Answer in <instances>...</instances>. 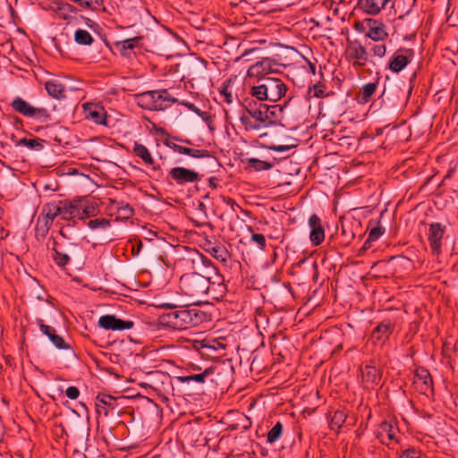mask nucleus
<instances>
[{
    "mask_svg": "<svg viewBox=\"0 0 458 458\" xmlns=\"http://www.w3.org/2000/svg\"><path fill=\"white\" fill-rule=\"evenodd\" d=\"M162 309H169L158 317V323L174 330H184L200 325L207 320L208 314L195 307L176 306L172 303H162L157 306Z\"/></svg>",
    "mask_w": 458,
    "mask_h": 458,
    "instance_id": "nucleus-1",
    "label": "nucleus"
},
{
    "mask_svg": "<svg viewBox=\"0 0 458 458\" xmlns=\"http://www.w3.org/2000/svg\"><path fill=\"white\" fill-rule=\"evenodd\" d=\"M284 105L275 104L267 105L263 101H256L253 98H246L243 99L242 106L246 112L255 120L262 123V125L276 124L284 117V110L288 102Z\"/></svg>",
    "mask_w": 458,
    "mask_h": 458,
    "instance_id": "nucleus-2",
    "label": "nucleus"
},
{
    "mask_svg": "<svg viewBox=\"0 0 458 458\" xmlns=\"http://www.w3.org/2000/svg\"><path fill=\"white\" fill-rule=\"evenodd\" d=\"M287 90V85L280 78L263 77L259 78L256 84L250 88V96L258 102L276 103L285 97Z\"/></svg>",
    "mask_w": 458,
    "mask_h": 458,
    "instance_id": "nucleus-3",
    "label": "nucleus"
},
{
    "mask_svg": "<svg viewBox=\"0 0 458 458\" xmlns=\"http://www.w3.org/2000/svg\"><path fill=\"white\" fill-rule=\"evenodd\" d=\"M137 105L147 110L160 111L170 107L178 100L167 89L149 90L135 95Z\"/></svg>",
    "mask_w": 458,
    "mask_h": 458,
    "instance_id": "nucleus-4",
    "label": "nucleus"
},
{
    "mask_svg": "<svg viewBox=\"0 0 458 458\" xmlns=\"http://www.w3.org/2000/svg\"><path fill=\"white\" fill-rule=\"evenodd\" d=\"M211 276L201 275L197 272L183 274L180 278V289L184 295L191 298L205 296L209 289Z\"/></svg>",
    "mask_w": 458,
    "mask_h": 458,
    "instance_id": "nucleus-5",
    "label": "nucleus"
},
{
    "mask_svg": "<svg viewBox=\"0 0 458 458\" xmlns=\"http://www.w3.org/2000/svg\"><path fill=\"white\" fill-rule=\"evenodd\" d=\"M61 217L68 223L63 225L59 230V234L64 240H72L77 234L75 232L76 221L80 219V206L78 199L72 200H61Z\"/></svg>",
    "mask_w": 458,
    "mask_h": 458,
    "instance_id": "nucleus-6",
    "label": "nucleus"
},
{
    "mask_svg": "<svg viewBox=\"0 0 458 458\" xmlns=\"http://www.w3.org/2000/svg\"><path fill=\"white\" fill-rule=\"evenodd\" d=\"M208 61L197 55H190L181 64L182 79L190 81H199L207 77Z\"/></svg>",
    "mask_w": 458,
    "mask_h": 458,
    "instance_id": "nucleus-7",
    "label": "nucleus"
},
{
    "mask_svg": "<svg viewBox=\"0 0 458 458\" xmlns=\"http://www.w3.org/2000/svg\"><path fill=\"white\" fill-rule=\"evenodd\" d=\"M344 55L346 60L356 70L363 68L369 62V54L366 47L358 39L347 38Z\"/></svg>",
    "mask_w": 458,
    "mask_h": 458,
    "instance_id": "nucleus-8",
    "label": "nucleus"
},
{
    "mask_svg": "<svg viewBox=\"0 0 458 458\" xmlns=\"http://www.w3.org/2000/svg\"><path fill=\"white\" fill-rule=\"evenodd\" d=\"M79 247L81 246L78 242H72V240H57L55 237L51 236L48 238L47 247L52 250V259L59 267L64 268L71 261V256L67 251H63L61 247Z\"/></svg>",
    "mask_w": 458,
    "mask_h": 458,
    "instance_id": "nucleus-9",
    "label": "nucleus"
},
{
    "mask_svg": "<svg viewBox=\"0 0 458 458\" xmlns=\"http://www.w3.org/2000/svg\"><path fill=\"white\" fill-rule=\"evenodd\" d=\"M11 106L14 111L26 117H31L41 123L51 120V114L44 107H34L30 103L20 97L13 99Z\"/></svg>",
    "mask_w": 458,
    "mask_h": 458,
    "instance_id": "nucleus-10",
    "label": "nucleus"
},
{
    "mask_svg": "<svg viewBox=\"0 0 458 458\" xmlns=\"http://www.w3.org/2000/svg\"><path fill=\"white\" fill-rule=\"evenodd\" d=\"M209 376L208 381L224 388L228 385L233 375V367L230 362H221L208 366Z\"/></svg>",
    "mask_w": 458,
    "mask_h": 458,
    "instance_id": "nucleus-11",
    "label": "nucleus"
},
{
    "mask_svg": "<svg viewBox=\"0 0 458 458\" xmlns=\"http://www.w3.org/2000/svg\"><path fill=\"white\" fill-rule=\"evenodd\" d=\"M200 179L201 175L198 172L182 166L171 168L167 177L170 184L175 183L180 186L199 182Z\"/></svg>",
    "mask_w": 458,
    "mask_h": 458,
    "instance_id": "nucleus-12",
    "label": "nucleus"
},
{
    "mask_svg": "<svg viewBox=\"0 0 458 458\" xmlns=\"http://www.w3.org/2000/svg\"><path fill=\"white\" fill-rule=\"evenodd\" d=\"M445 232V224L433 222L428 225V241L434 255H439L442 252L443 239Z\"/></svg>",
    "mask_w": 458,
    "mask_h": 458,
    "instance_id": "nucleus-13",
    "label": "nucleus"
},
{
    "mask_svg": "<svg viewBox=\"0 0 458 458\" xmlns=\"http://www.w3.org/2000/svg\"><path fill=\"white\" fill-rule=\"evenodd\" d=\"M413 56L412 48L400 47L390 57L387 68L394 73H399L411 62Z\"/></svg>",
    "mask_w": 458,
    "mask_h": 458,
    "instance_id": "nucleus-14",
    "label": "nucleus"
},
{
    "mask_svg": "<svg viewBox=\"0 0 458 458\" xmlns=\"http://www.w3.org/2000/svg\"><path fill=\"white\" fill-rule=\"evenodd\" d=\"M191 348L204 359H216L218 357V351L225 349V345L216 340L193 341Z\"/></svg>",
    "mask_w": 458,
    "mask_h": 458,
    "instance_id": "nucleus-15",
    "label": "nucleus"
},
{
    "mask_svg": "<svg viewBox=\"0 0 458 458\" xmlns=\"http://www.w3.org/2000/svg\"><path fill=\"white\" fill-rule=\"evenodd\" d=\"M278 64L276 62V60L265 57L262 58L260 61L256 62L254 64L249 67L247 71L248 77H256V78H263V77H269V73L276 72L277 70L276 69V66H277Z\"/></svg>",
    "mask_w": 458,
    "mask_h": 458,
    "instance_id": "nucleus-16",
    "label": "nucleus"
},
{
    "mask_svg": "<svg viewBox=\"0 0 458 458\" xmlns=\"http://www.w3.org/2000/svg\"><path fill=\"white\" fill-rule=\"evenodd\" d=\"M395 322L390 318L382 320L371 332L374 344L384 345L394 333Z\"/></svg>",
    "mask_w": 458,
    "mask_h": 458,
    "instance_id": "nucleus-17",
    "label": "nucleus"
},
{
    "mask_svg": "<svg viewBox=\"0 0 458 458\" xmlns=\"http://www.w3.org/2000/svg\"><path fill=\"white\" fill-rule=\"evenodd\" d=\"M98 326L105 330L123 331L133 327L131 320H123L116 318L115 315H103L99 318Z\"/></svg>",
    "mask_w": 458,
    "mask_h": 458,
    "instance_id": "nucleus-18",
    "label": "nucleus"
},
{
    "mask_svg": "<svg viewBox=\"0 0 458 458\" xmlns=\"http://www.w3.org/2000/svg\"><path fill=\"white\" fill-rule=\"evenodd\" d=\"M212 268L214 276H211L209 289L205 293V296H209L213 301H219L225 296L227 288L224 283V276L217 272L215 267H212Z\"/></svg>",
    "mask_w": 458,
    "mask_h": 458,
    "instance_id": "nucleus-19",
    "label": "nucleus"
},
{
    "mask_svg": "<svg viewBox=\"0 0 458 458\" xmlns=\"http://www.w3.org/2000/svg\"><path fill=\"white\" fill-rule=\"evenodd\" d=\"M360 375L362 386L365 389H374L380 383L381 373L375 365L367 364L360 367Z\"/></svg>",
    "mask_w": 458,
    "mask_h": 458,
    "instance_id": "nucleus-20",
    "label": "nucleus"
},
{
    "mask_svg": "<svg viewBox=\"0 0 458 458\" xmlns=\"http://www.w3.org/2000/svg\"><path fill=\"white\" fill-rule=\"evenodd\" d=\"M141 36L133 37L114 43V50L123 57L131 58L135 55V49L140 48Z\"/></svg>",
    "mask_w": 458,
    "mask_h": 458,
    "instance_id": "nucleus-21",
    "label": "nucleus"
},
{
    "mask_svg": "<svg viewBox=\"0 0 458 458\" xmlns=\"http://www.w3.org/2000/svg\"><path fill=\"white\" fill-rule=\"evenodd\" d=\"M37 324L39 327V330L42 334L47 335L51 343L59 350H69L71 346L64 339V337L58 334H56V330L55 327L51 326H47L44 323L42 318H37Z\"/></svg>",
    "mask_w": 458,
    "mask_h": 458,
    "instance_id": "nucleus-22",
    "label": "nucleus"
},
{
    "mask_svg": "<svg viewBox=\"0 0 458 458\" xmlns=\"http://www.w3.org/2000/svg\"><path fill=\"white\" fill-rule=\"evenodd\" d=\"M367 25L369 27L368 31H366L367 38L374 42H382L388 38L389 35L386 30V26L383 21L369 18Z\"/></svg>",
    "mask_w": 458,
    "mask_h": 458,
    "instance_id": "nucleus-23",
    "label": "nucleus"
},
{
    "mask_svg": "<svg viewBox=\"0 0 458 458\" xmlns=\"http://www.w3.org/2000/svg\"><path fill=\"white\" fill-rule=\"evenodd\" d=\"M310 227V240L313 246L320 245L325 240V230L320 217L313 214L309 218Z\"/></svg>",
    "mask_w": 458,
    "mask_h": 458,
    "instance_id": "nucleus-24",
    "label": "nucleus"
},
{
    "mask_svg": "<svg viewBox=\"0 0 458 458\" xmlns=\"http://www.w3.org/2000/svg\"><path fill=\"white\" fill-rule=\"evenodd\" d=\"M396 431H398V428L394 421L384 420L376 431V437L381 444L387 445L386 439L394 440Z\"/></svg>",
    "mask_w": 458,
    "mask_h": 458,
    "instance_id": "nucleus-25",
    "label": "nucleus"
},
{
    "mask_svg": "<svg viewBox=\"0 0 458 458\" xmlns=\"http://www.w3.org/2000/svg\"><path fill=\"white\" fill-rule=\"evenodd\" d=\"M84 111L86 114V118L93 121L97 124H106V112L102 106L96 104H85Z\"/></svg>",
    "mask_w": 458,
    "mask_h": 458,
    "instance_id": "nucleus-26",
    "label": "nucleus"
},
{
    "mask_svg": "<svg viewBox=\"0 0 458 458\" xmlns=\"http://www.w3.org/2000/svg\"><path fill=\"white\" fill-rule=\"evenodd\" d=\"M132 153L140 158L145 165L151 166L153 170L160 169V165L155 162L150 151L145 145L135 141L132 147Z\"/></svg>",
    "mask_w": 458,
    "mask_h": 458,
    "instance_id": "nucleus-27",
    "label": "nucleus"
},
{
    "mask_svg": "<svg viewBox=\"0 0 458 458\" xmlns=\"http://www.w3.org/2000/svg\"><path fill=\"white\" fill-rule=\"evenodd\" d=\"M361 227L359 222H351L347 224H342L341 233L339 235L340 244L343 246H348L354 240L356 231Z\"/></svg>",
    "mask_w": 458,
    "mask_h": 458,
    "instance_id": "nucleus-28",
    "label": "nucleus"
},
{
    "mask_svg": "<svg viewBox=\"0 0 458 458\" xmlns=\"http://www.w3.org/2000/svg\"><path fill=\"white\" fill-rule=\"evenodd\" d=\"M204 250L222 263L227 262L230 258V253L227 249L220 242L212 243L210 241H208L205 243Z\"/></svg>",
    "mask_w": 458,
    "mask_h": 458,
    "instance_id": "nucleus-29",
    "label": "nucleus"
},
{
    "mask_svg": "<svg viewBox=\"0 0 458 458\" xmlns=\"http://www.w3.org/2000/svg\"><path fill=\"white\" fill-rule=\"evenodd\" d=\"M414 377L421 382L420 392L427 394L433 392V378L429 370L422 366L418 367L414 371Z\"/></svg>",
    "mask_w": 458,
    "mask_h": 458,
    "instance_id": "nucleus-30",
    "label": "nucleus"
},
{
    "mask_svg": "<svg viewBox=\"0 0 458 458\" xmlns=\"http://www.w3.org/2000/svg\"><path fill=\"white\" fill-rule=\"evenodd\" d=\"M209 376V370L208 369V366H205V368L201 370V372L194 375H181L175 377V380L182 383V384H187L191 385V383H195L198 385H204Z\"/></svg>",
    "mask_w": 458,
    "mask_h": 458,
    "instance_id": "nucleus-31",
    "label": "nucleus"
},
{
    "mask_svg": "<svg viewBox=\"0 0 458 458\" xmlns=\"http://www.w3.org/2000/svg\"><path fill=\"white\" fill-rule=\"evenodd\" d=\"M80 206V220L87 217H92L99 213V208L97 202L89 201L86 199H78Z\"/></svg>",
    "mask_w": 458,
    "mask_h": 458,
    "instance_id": "nucleus-32",
    "label": "nucleus"
},
{
    "mask_svg": "<svg viewBox=\"0 0 458 458\" xmlns=\"http://www.w3.org/2000/svg\"><path fill=\"white\" fill-rule=\"evenodd\" d=\"M247 169H251L256 172L270 170L273 168L277 163V159L276 157H272L269 160H260L254 157L246 158Z\"/></svg>",
    "mask_w": 458,
    "mask_h": 458,
    "instance_id": "nucleus-33",
    "label": "nucleus"
},
{
    "mask_svg": "<svg viewBox=\"0 0 458 458\" xmlns=\"http://www.w3.org/2000/svg\"><path fill=\"white\" fill-rule=\"evenodd\" d=\"M233 78H229L223 82L222 86L218 90V97L221 102H225L229 105L232 104L234 101V99L238 100L237 95L234 94L233 91Z\"/></svg>",
    "mask_w": 458,
    "mask_h": 458,
    "instance_id": "nucleus-34",
    "label": "nucleus"
},
{
    "mask_svg": "<svg viewBox=\"0 0 458 458\" xmlns=\"http://www.w3.org/2000/svg\"><path fill=\"white\" fill-rule=\"evenodd\" d=\"M115 399L107 394H98L96 398V411L98 414L108 416V408L114 409L113 403Z\"/></svg>",
    "mask_w": 458,
    "mask_h": 458,
    "instance_id": "nucleus-35",
    "label": "nucleus"
},
{
    "mask_svg": "<svg viewBox=\"0 0 458 458\" xmlns=\"http://www.w3.org/2000/svg\"><path fill=\"white\" fill-rule=\"evenodd\" d=\"M61 200L45 204L42 207L41 218L51 221V224H53L55 218L61 216Z\"/></svg>",
    "mask_w": 458,
    "mask_h": 458,
    "instance_id": "nucleus-36",
    "label": "nucleus"
},
{
    "mask_svg": "<svg viewBox=\"0 0 458 458\" xmlns=\"http://www.w3.org/2000/svg\"><path fill=\"white\" fill-rule=\"evenodd\" d=\"M45 89L47 94L54 98L61 100L66 98L65 87L56 80L46 81Z\"/></svg>",
    "mask_w": 458,
    "mask_h": 458,
    "instance_id": "nucleus-37",
    "label": "nucleus"
},
{
    "mask_svg": "<svg viewBox=\"0 0 458 458\" xmlns=\"http://www.w3.org/2000/svg\"><path fill=\"white\" fill-rule=\"evenodd\" d=\"M348 417V412L346 410H335L333 415L330 412L327 413V419H329V428L332 430L339 431L343 427L346 419Z\"/></svg>",
    "mask_w": 458,
    "mask_h": 458,
    "instance_id": "nucleus-38",
    "label": "nucleus"
},
{
    "mask_svg": "<svg viewBox=\"0 0 458 458\" xmlns=\"http://www.w3.org/2000/svg\"><path fill=\"white\" fill-rule=\"evenodd\" d=\"M377 86L378 81L369 82L363 85L357 96L358 102L361 104L369 102L372 99V96L376 93Z\"/></svg>",
    "mask_w": 458,
    "mask_h": 458,
    "instance_id": "nucleus-39",
    "label": "nucleus"
},
{
    "mask_svg": "<svg viewBox=\"0 0 458 458\" xmlns=\"http://www.w3.org/2000/svg\"><path fill=\"white\" fill-rule=\"evenodd\" d=\"M358 7L368 14L376 15L385 6L378 0H358Z\"/></svg>",
    "mask_w": 458,
    "mask_h": 458,
    "instance_id": "nucleus-40",
    "label": "nucleus"
},
{
    "mask_svg": "<svg viewBox=\"0 0 458 458\" xmlns=\"http://www.w3.org/2000/svg\"><path fill=\"white\" fill-rule=\"evenodd\" d=\"M53 224H51V221L45 220L41 218V216H39L37 219L36 226H35V237L36 239L40 242L43 241L50 228L52 227Z\"/></svg>",
    "mask_w": 458,
    "mask_h": 458,
    "instance_id": "nucleus-41",
    "label": "nucleus"
},
{
    "mask_svg": "<svg viewBox=\"0 0 458 458\" xmlns=\"http://www.w3.org/2000/svg\"><path fill=\"white\" fill-rule=\"evenodd\" d=\"M72 2L77 4L79 6L89 9L96 12H106V7L104 5L103 0H71Z\"/></svg>",
    "mask_w": 458,
    "mask_h": 458,
    "instance_id": "nucleus-42",
    "label": "nucleus"
},
{
    "mask_svg": "<svg viewBox=\"0 0 458 458\" xmlns=\"http://www.w3.org/2000/svg\"><path fill=\"white\" fill-rule=\"evenodd\" d=\"M43 142H45V140H40L38 138H33V139L22 138V139L19 140L18 141H15V146H17V147L18 146H25L31 150L40 151L44 148Z\"/></svg>",
    "mask_w": 458,
    "mask_h": 458,
    "instance_id": "nucleus-43",
    "label": "nucleus"
},
{
    "mask_svg": "<svg viewBox=\"0 0 458 458\" xmlns=\"http://www.w3.org/2000/svg\"><path fill=\"white\" fill-rule=\"evenodd\" d=\"M117 220H128L133 216L134 209L130 204L120 202L117 206Z\"/></svg>",
    "mask_w": 458,
    "mask_h": 458,
    "instance_id": "nucleus-44",
    "label": "nucleus"
},
{
    "mask_svg": "<svg viewBox=\"0 0 458 458\" xmlns=\"http://www.w3.org/2000/svg\"><path fill=\"white\" fill-rule=\"evenodd\" d=\"M74 39L77 44L89 46L93 42L91 34L86 30H77L74 34Z\"/></svg>",
    "mask_w": 458,
    "mask_h": 458,
    "instance_id": "nucleus-45",
    "label": "nucleus"
},
{
    "mask_svg": "<svg viewBox=\"0 0 458 458\" xmlns=\"http://www.w3.org/2000/svg\"><path fill=\"white\" fill-rule=\"evenodd\" d=\"M284 426L280 421H277L275 426L267 432V442L273 444L276 442L282 436Z\"/></svg>",
    "mask_w": 458,
    "mask_h": 458,
    "instance_id": "nucleus-46",
    "label": "nucleus"
},
{
    "mask_svg": "<svg viewBox=\"0 0 458 458\" xmlns=\"http://www.w3.org/2000/svg\"><path fill=\"white\" fill-rule=\"evenodd\" d=\"M252 117L249 115L242 114L240 117V121L242 124L244 126V128L248 131H257L259 130L263 125L262 123L259 121H257L254 119V121L251 119Z\"/></svg>",
    "mask_w": 458,
    "mask_h": 458,
    "instance_id": "nucleus-47",
    "label": "nucleus"
},
{
    "mask_svg": "<svg viewBox=\"0 0 458 458\" xmlns=\"http://www.w3.org/2000/svg\"><path fill=\"white\" fill-rule=\"evenodd\" d=\"M87 225L91 230H96L98 228L106 229L111 225V220H109L107 218L90 219L89 221L87 222Z\"/></svg>",
    "mask_w": 458,
    "mask_h": 458,
    "instance_id": "nucleus-48",
    "label": "nucleus"
},
{
    "mask_svg": "<svg viewBox=\"0 0 458 458\" xmlns=\"http://www.w3.org/2000/svg\"><path fill=\"white\" fill-rule=\"evenodd\" d=\"M188 156H190L191 157H195V158H204V157L215 158L213 157V155L210 153V151H208L207 149L190 148V152H189Z\"/></svg>",
    "mask_w": 458,
    "mask_h": 458,
    "instance_id": "nucleus-49",
    "label": "nucleus"
},
{
    "mask_svg": "<svg viewBox=\"0 0 458 458\" xmlns=\"http://www.w3.org/2000/svg\"><path fill=\"white\" fill-rule=\"evenodd\" d=\"M205 367H202V366H199L198 364H195L193 362H189L185 365V367L183 368V372L184 374L183 375H194V374H198L199 372H201V370L204 369Z\"/></svg>",
    "mask_w": 458,
    "mask_h": 458,
    "instance_id": "nucleus-50",
    "label": "nucleus"
},
{
    "mask_svg": "<svg viewBox=\"0 0 458 458\" xmlns=\"http://www.w3.org/2000/svg\"><path fill=\"white\" fill-rule=\"evenodd\" d=\"M370 51L374 56L383 58L386 54V46L385 44H375Z\"/></svg>",
    "mask_w": 458,
    "mask_h": 458,
    "instance_id": "nucleus-51",
    "label": "nucleus"
},
{
    "mask_svg": "<svg viewBox=\"0 0 458 458\" xmlns=\"http://www.w3.org/2000/svg\"><path fill=\"white\" fill-rule=\"evenodd\" d=\"M399 458H421V453L416 448H408L402 452Z\"/></svg>",
    "mask_w": 458,
    "mask_h": 458,
    "instance_id": "nucleus-52",
    "label": "nucleus"
},
{
    "mask_svg": "<svg viewBox=\"0 0 458 458\" xmlns=\"http://www.w3.org/2000/svg\"><path fill=\"white\" fill-rule=\"evenodd\" d=\"M385 233V229L381 225L372 227L369 233V241H377Z\"/></svg>",
    "mask_w": 458,
    "mask_h": 458,
    "instance_id": "nucleus-53",
    "label": "nucleus"
},
{
    "mask_svg": "<svg viewBox=\"0 0 458 458\" xmlns=\"http://www.w3.org/2000/svg\"><path fill=\"white\" fill-rule=\"evenodd\" d=\"M325 89H326L325 84H323L321 82H318V83L314 84L313 85V96L316 98H325V97L328 96V94L325 93Z\"/></svg>",
    "mask_w": 458,
    "mask_h": 458,
    "instance_id": "nucleus-54",
    "label": "nucleus"
},
{
    "mask_svg": "<svg viewBox=\"0 0 458 458\" xmlns=\"http://www.w3.org/2000/svg\"><path fill=\"white\" fill-rule=\"evenodd\" d=\"M180 105L186 106L189 110L194 112L198 115L204 117L207 114L206 112L201 111L195 104L188 102V101H180L178 102Z\"/></svg>",
    "mask_w": 458,
    "mask_h": 458,
    "instance_id": "nucleus-55",
    "label": "nucleus"
},
{
    "mask_svg": "<svg viewBox=\"0 0 458 458\" xmlns=\"http://www.w3.org/2000/svg\"><path fill=\"white\" fill-rule=\"evenodd\" d=\"M251 240L259 245V248L261 250H265L266 249V238L262 233H252Z\"/></svg>",
    "mask_w": 458,
    "mask_h": 458,
    "instance_id": "nucleus-56",
    "label": "nucleus"
},
{
    "mask_svg": "<svg viewBox=\"0 0 458 458\" xmlns=\"http://www.w3.org/2000/svg\"><path fill=\"white\" fill-rule=\"evenodd\" d=\"M458 170V158L451 161L449 168L444 176V181L452 178Z\"/></svg>",
    "mask_w": 458,
    "mask_h": 458,
    "instance_id": "nucleus-57",
    "label": "nucleus"
},
{
    "mask_svg": "<svg viewBox=\"0 0 458 458\" xmlns=\"http://www.w3.org/2000/svg\"><path fill=\"white\" fill-rule=\"evenodd\" d=\"M262 148H268L270 150L277 151V152H284L288 151L291 148H294L295 145H261Z\"/></svg>",
    "mask_w": 458,
    "mask_h": 458,
    "instance_id": "nucleus-58",
    "label": "nucleus"
},
{
    "mask_svg": "<svg viewBox=\"0 0 458 458\" xmlns=\"http://www.w3.org/2000/svg\"><path fill=\"white\" fill-rule=\"evenodd\" d=\"M369 21V18H366V19H364L361 21H355L353 28L359 33H365L366 34V31H368V28H369L368 25H367V22Z\"/></svg>",
    "mask_w": 458,
    "mask_h": 458,
    "instance_id": "nucleus-59",
    "label": "nucleus"
},
{
    "mask_svg": "<svg viewBox=\"0 0 458 458\" xmlns=\"http://www.w3.org/2000/svg\"><path fill=\"white\" fill-rule=\"evenodd\" d=\"M66 396L71 400H76L80 395V390L74 386H71L65 390Z\"/></svg>",
    "mask_w": 458,
    "mask_h": 458,
    "instance_id": "nucleus-60",
    "label": "nucleus"
},
{
    "mask_svg": "<svg viewBox=\"0 0 458 458\" xmlns=\"http://www.w3.org/2000/svg\"><path fill=\"white\" fill-rule=\"evenodd\" d=\"M143 243L140 239H135L134 242H132V250L131 253L134 257L139 256L141 249H142Z\"/></svg>",
    "mask_w": 458,
    "mask_h": 458,
    "instance_id": "nucleus-61",
    "label": "nucleus"
},
{
    "mask_svg": "<svg viewBox=\"0 0 458 458\" xmlns=\"http://www.w3.org/2000/svg\"><path fill=\"white\" fill-rule=\"evenodd\" d=\"M223 201L230 206L233 210H235V208H240L239 205L235 202V200L230 197H223Z\"/></svg>",
    "mask_w": 458,
    "mask_h": 458,
    "instance_id": "nucleus-62",
    "label": "nucleus"
},
{
    "mask_svg": "<svg viewBox=\"0 0 458 458\" xmlns=\"http://www.w3.org/2000/svg\"><path fill=\"white\" fill-rule=\"evenodd\" d=\"M62 250L63 251H67L70 256H74L81 249V246L79 247H68V246H64V247H61Z\"/></svg>",
    "mask_w": 458,
    "mask_h": 458,
    "instance_id": "nucleus-63",
    "label": "nucleus"
},
{
    "mask_svg": "<svg viewBox=\"0 0 458 458\" xmlns=\"http://www.w3.org/2000/svg\"><path fill=\"white\" fill-rule=\"evenodd\" d=\"M372 242L373 241H369L368 237L367 240L364 242L363 245L361 246V248L359 250V255L364 254L367 250L370 249Z\"/></svg>",
    "mask_w": 458,
    "mask_h": 458,
    "instance_id": "nucleus-64",
    "label": "nucleus"
}]
</instances>
